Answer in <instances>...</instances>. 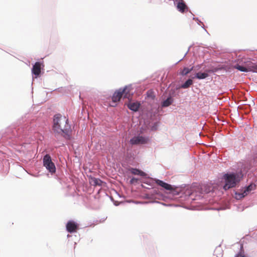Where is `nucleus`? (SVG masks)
<instances>
[{
  "label": "nucleus",
  "instance_id": "f257e3e1",
  "mask_svg": "<svg viewBox=\"0 0 257 257\" xmlns=\"http://www.w3.org/2000/svg\"><path fill=\"white\" fill-rule=\"evenodd\" d=\"M182 190L180 192V198L181 200L192 203L193 201L199 200L203 198V194H208L214 191V186L211 184H204L197 185V183L193 184V187L190 188L184 184Z\"/></svg>",
  "mask_w": 257,
  "mask_h": 257
},
{
  "label": "nucleus",
  "instance_id": "f03ea898",
  "mask_svg": "<svg viewBox=\"0 0 257 257\" xmlns=\"http://www.w3.org/2000/svg\"><path fill=\"white\" fill-rule=\"evenodd\" d=\"M238 167L240 169L236 171H228L222 174L221 182L224 191L238 187L244 176L251 169L249 164H241Z\"/></svg>",
  "mask_w": 257,
  "mask_h": 257
},
{
  "label": "nucleus",
  "instance_id": "7ed1b4c3",
  "mask_svg": "<svg viewBox=\"0 0 257 257\" xmlns=\"http://www.w3.org/2000/svg\"><path fill=\"white\" fill-rule=\"evenodd\" d=\"M62 115L59 113L54 115L52 120V130L54 132L55 136L61 135L65 140L70 141L72 139V130L71 125L69 124L68 118L66 119L65 122V125L63 128L61 126V120Z\"/></svg>",
  "mask_w": 257,
  "mask_h": 257
},
{
  "label": "nucleus",
  "instance_id": "20e7f679",
  "mask_svg": "<svg viewBox=\"0 0 257 257\" xmlns=\"http://www.w3.org/2000/svg\"><path fill=\"white\" fill-rule=\"evenodd\" d=\"M22 130L19 128L18 130L14 128H8L6 133L3 135L2 139L3 141L10 140L13 142L17 143L19 140L25 138L27 135V132L24 133L21 135Z\"/></svg>",
  "mask_w": 257,
  "mask_h": 257
},
{
  "label": "nucleus",
  "instance_id": "39448f33",
  "mask_svg": "<svg viewBox=\"0 0 257 257\" xmlns=\"http://www.w3.org/2000/svg\"><path fill=\"white\" fill-rule=\"evenodd\" d=\"M145 180L143 181L142 182L144 184H146L149 187H146L143 184L142 185V187L147 188L148 189H151V191L148 193L146 194V196L148 198H155L158 199H164L165 196L158 190V188L153 187V180L148 179L147 178H144Z\"/></svg>",
  "mask_w": 257,
  "mask_h": 257
},
{
  "label": "nucleus",
  "instance_id": "423d86ee",
  "mask_svg": "<svg viewBox=\"0 0 257 257\" xmlns=\"http://www.w3.org/2000/svg\"><path fill=\"white\" fill-rule=\"evenodd\" d=\"M156 183L162 187L163 189L169 191V194H172L173 196L180 195V192L182 190V186L172 185L162 180L156 179Z\"/></svg>",
  "mask_w": 257,
  "mask_h": 257
},
{
  "label": "nucleus",
  "instance_id": "0eeeda50",
  "mask_svg": "<svg viewBox=\"0 0 257 257\" xmlns=\"http://www.w3.org/2000/svg\"><path fill=\"white\" fill-rule=\"evenodd\" d=\"M234 68L242 72L257 73V63L250 61H242L241 64L237 63L234 65Z\"/></svg>",
  "mask_w": 257,
  "mask_h": 257
},
{
  "label": "nucleus",
  "instance_id": "6e6552de",
  "mask_svg": "<svg viewBox=\"0 0 257 257\" xmlns=\"http://www.w3.org/2000/svg\"><path fill=\"white\" fill-rule=\"evenodd\" d=\"M255 189V185L251 182L248 185L245 186L239 190L235 191V198L236 200H240Z\"/></svg>",
  "mask_w": 257,
  "mask_h": 257
},
{
  "label": "nucleus",
  "instance_id": "1a4fd4ad",
  "mask_svg": "<svg viewBox=\"0 0 257 257\" xmlns=\"http://www.w3.org/2000/svg\"><path fill=\"white\" fill-rule=\"evenodd\" d=\"M132 85L129 84L125 85L122 88H120L119 89L116 90L112 95L114 97H117L119 99L122 95L124 98H128L131 95L133 94V92L132 91Z\"/></svg>",
  "mask_w": 257,
  "mask_h": 257
},
{
  "label": "nucleus",
  "instance_id": "9d476101",
  "mask_svg": "<svg viewBox=\"0 0 257 257\" xmlns=\"http://www.w3.org/2000/svg\"><path fill=\"white\" fill-rule=\"evenodd\" d=\"M43 166L52 175L56 172V168L55 163L52 161V159L49 154H46L43 158Z\"/></svg>",
  "mask_w": 257,
  "mask_h": 257
},
{
  "label": "nucleus",
  "instance_id": "9b49d317",
  "mask_svg": "<svg viewBox=\"0 0 257 257\" xmlns=\"http://www.w3.org/2000/svg\"><path fill=\"white\" fill-rule=\"evenodd\" d=\"M174 5L181 13L184 14L188 11L189 8L184 0H175Z\"/></svg>",
  "mask_w": 257,
  "mask_h": 257
},
{
  "label": "nucleus",
  "instance_id": "f8f14e48",
  "mask_svg": "<svg viewBox=\"0 0 257 257\" xmlns=\"http://www.w3.org/2000/svg\"><path fill=\"white\" fill-rule=\"evenodd\" d=\"M79 229V224L73 220H69L66 224V230L70 233L76 232Z\"/></svg>",
  "mask_w": 257,
  "mask_h": 257
},
{
  "label": "nucleus",
  "instance_id": "ddd939ff",
  "mask_svg": "<svg viewBox=\"0 0 257 257\" xmlns=\"http://www.w3.org/2000/svg\"><path fill=\"white\" fill-rule=\"evenodd\" d=\"M41 63L39 61L36 62L33 65L31 71L33 75V78H37L41 76Z\"/></svg>",
  "mask_w": 257,
  "mask_h": 257
},
{
  "label": "nucleus",
  "instance_id": "4468645a",
  "mask_svg": "<svg viewBox=\"0 0 257 257\" xmlns=\"http://www.w3.org/2000/svg\"><path fill=\"white\" fill-rule=\"evenodd\" d=\"M89 181L90 185L94 186H102L103 184L105 183L100 179L91 176L89 177Z\"/></svg>",
  "mask_w": 257,
  "mask_h": 257
},
{
  "label": "nucleus",
  "instance_id": "2eb2a0df",
  "mask_svg": "<svg viewBox=\"0 0 257 257\" xmlns=\"http://www.w3.org/2000/svg\"><path fill=\"white\" fill-rule=\"evenodd\" d=\"M128 170L132 174L135 175H138V176H141L143 178H146L147 176H148L147 173H146L142 170H141L140 169H138L137 168L129 167L128 169Z\"/></svg>",
  "mask_w": 257,
  "mask_h": 257
},
{
  "label": "nucleus",
  "instance_id": "dca6fc26",
  "mask_svg": "<svg viewBox=\"0 0 257 257\" xmlns=\"http://www.w3.org/2000/svg\"><path fill=\"white\" fill-rule=\"evenodd\" d=\"M224 68V65L219 64L217 66H211L210 68L205 70V71L208 74H209V73H213L217 72L219 70H223Z\"/></svg>",
  "mask_w": 257,
  "mask_h": 257
},
{
  "label": "nucleus",
  "instance_id": "f3484780",
  "mask_svg": "<svg viewBox=\"0 0 257 257\" xmlns=\"http://www.w3.org/2000/svg\"><path fill=\"white\" fill-rule=\"evenodd\" d=\"M174 101V99L171 96H167L161 102V105L162 107L165 108L171 105Z\"/></svg>",
  "mask_w": 257,
  "mask_h": 257
},
{
  "label": "nucleus",
  "instance_id": "a211bd4d",
  "mask_svg": "<svg viewBox=\"0 0 257 257\" xmlns=\"http://www.w3.org/2000/svg\"><path fill=\"white\" fill-rule=\"evenodd\" d=\"M193 79L194 77H193V76H190L184 82L181 83V87H182L183 89L189 88L194 83Z\"/></svg>",
  "mask_w": 257,
  "mask_h": 257
},
{
  "label": "nucleus",
  "instance_id": "6ab92c4d",
  "mask_svg": "<svg viewBox=\"0 0 257 257\" xmlns=\"http://www.w3.org/2000/svg\"><path fill=\"white\" fill-rule=\"evenodd\" d=\"M140 105V103H139L138 102L129 103L127 104V106L128 109L134 112L138 111Z\"/></svg>",
  "mask_w": 257,
  "mask_h": 257
},
{
  "label": "nucleus",
  "instance_id": "aec40b11",
  "mask_svg": "<svg viewBox=\"0 0 257 257\" xmlns=\"http://www.w3.org/2000/svg\"><path fill=\"white\" fill-rule=\"evenodd\" d=\"M209 76V74H208L205 71L204 72L200 71L198 72H196L194 74V78L198 79L199 80L205 79Z\"/></svg>",
  "mask_w": 257,
  "mask_h": 257
},
{
  "label": "nucleus",
  "instance_id": "412c9836",
  "mask_svg": "<svg viewBox=\"0 0 257 257\" xmlns=\"http://www.w3.org/2000/svg\"><path fill=\"white\" fill-rule=\"evenodd\" d=\"M160 122L159 120L156 121L154 122H150L149 124V127L151 131H156L158 130Z\"/></svg>",
  "mask_w": 257,
  "mask_h": 257
},
{
  "label": "nucleus",
  "instance_id": "4be33fe9",
  "mask_svg": "<svg viewBox=\"0 0 257 257\" xmlns=\"http://www.w3.org/2000/svg\"><path fill=\"white\" fill-rule=\"evenodd\" d=\"M223 251L221 247V245H219L217 246L214 251V255H216L217 257H222Z\"/></svg>",
  "mask_w": 257,
  "mask_h": 257
},
{
  "label": "nucleus",
  "instance_id": "5701e85b",
  "mask_svg": "<svg viewBox=\"0 0 257 257\" xmlns=\"http://www.w3.org/2000/svg\"><path fill=\"white\" fill-rule=\"evenodd\" d=\"M139 143L140 144H146L149 141V138L148 137L143 136H138Z\"/></svg>",
  "mask_w": 257,
  "mask_h": 257
},
{
  "label": "nucleus",
  "instance_id": "b1692460",
  "mask_svg": "<svg viewBox=\"0 0 257 257\" xmlns=\"http://www.w3.org/2000/svg\"><path fill=\"white\" fill-rule=\"evenodd\" d=\"M189 73H190V70L189 69V68L186 67H184L182 69H181L179 72V74L182 76H186Z\"/></svg>",
  "mask_w": 257,
  "mask_h": 257
},
{
  "label": "nucleus",
  "instance_id": "393cba45",
  "mask_svg": "<svg viewBox=\"0 0 257 257\" xmlns=\"http://www.w3.org/2000/svg\"><path fill=\"white\" fill-rule=\"evenodd\" d=\"M193 20H195V21L197 22V24H198V25L200 26L201 27V28H203V29L205 31V32H206L207 33H208V32H207V30H206V29H205V27L204 25V24H203V23L201 22V21L200 19H199V18H197V17H194L193 18Z\"/></svg>",
  "mask_w": 257,
  "mask_h": 257
},
{
  "label": "nucleus",
  "instance_id": "a878e982",
  "mask_svg": "<svg viewBox=\"0 0 257 257\" xmlns=\"http://www.w3.org/2000/svg\"><path fill=\"white\" fill-rule=\"evenodd\" d=\"M130 143L132 145L139 144L138 136L131 138L130 140Z\"/></svg>",
  "mask_w": 257,
  "mask_h": 257
},
{
  "label": "nucleus",
  "instance_id": "bb28decb",
  "mask_svg": "<svg viewBox=\"0 0 257 257\" xmlns=\"http://www.w3.org/2000/svg\"><path fill=\"white\" fill-rule=\"evenodd\" d=\"M147 97L148 98H150L152 99H154L155 98V95L154 94V92L152 90H149L147 92Z\"/></svg>",
  "mask_w": 257,
  "mask_h": 257
},
{
  "label": "nucleus",
  "instance_id": "cd10ccee",
  "mask_svg": "<svg viewBox=\"0 0 257 257\" xmlns=\"http://www.w3.org/2000/svg\"><path fill=\"white\" fill-rule=\"evenodd\" d=\"M176 89H175L174 88L171 89L169 91L168 96H171L172 98H174V97L176 96Z\"/></svg>",
  "mask_w": 257,
  "mask_h": 257
},
{
  "label": "nucleus",
  "instance_id": "c85d7f7f",
  "mask_svg": "<svg viewBox=\"0 0 257 257\" xmlns=\"http://www.w3.org/2000/svg\"><path fill=\"white\" fill-rule=\"evenodd\" d=\"M139 178L133 177L131 179L130 182L131 184H134L135 183H138L139 182Z\"/></svg>",
  "mask_w": 257,
  "mask_h": 257
},
{
  "label": "nucleus",
  "instance_id": "c756f323",
  "mask_svg": "<svg viewBox=\"0 0 257 257\" xmlns=\"http://www.w3.org/2000/svg\"><path fill=\"white\" fill-rule=\"evenodd\" d=\"M234 257H247L244 254L243 250H240L239 252H238Z\"/></svg>",
  "mask_w": 257,
  "mask_h": 257
},
{
  "label": "nucleus",
  "instance_id": "7c9ffc66",
  "mask_svg": "<svg viewBox=\"0 0 257 257\" xmlns=\"http://www.w3.org/2000/svg\"><path fill=\"white\" fill-rule=\"evenodd\" d=\"M203 65V63L197 65L195 66V71H200L199 70L201 69L202 66Z\"/></svg>",
  "mask_w": 257,
  "mask_h": 257
},
{
  "label": "nucleus",
  "instance_id": "2f4dec72",
  "mask_svg": "<svg viewBox=\"0 0 257 257\" xmlns=\"http://www.w3.org/2000/svg\"><path fill=\"white\" fill-rule=\"evenodd\" d=\"M118 103L111 100L109 103V106L110 107H116Z\"/></svg>",
  "mask_w": 257,
  "mask_h": 257
},
{
  "label": "nucleus",
  "instance_id": "473e14b6",
  "mask_svg": "<svg viewBox=\"0 0 257 257\" xmlns=\"http://www.w3.org/2000/svg\"><path fill=\"white\" fill-rule=\"evenodd\" d=\"M111 100L113 101H115V102L118 103V102H119L120 101V99L117 97H114V96L112 95L111 96Z\"/></svg>",
  "mask_w": 257,
  "mask_h": 257
},
{
  "label": "nucleus",
  "instance_id": "72a5a7b5",
  "mask_svg": "<svg viewBox=\"0 0 257 257\" xmlns=\"http://www.w3.org/2000/svg\"><path fill=\"white\" fill-rule=\"evenodd\" d=\"M212 54L217 56L220 55L221 53L218 50H214Z\"/></svg>",
  "mask_w": 257,
  "mask_h": 257
},
{
  "label": "nucleus",
  "instance_id": "f704fd0d",
  "mask_svg": "<svg viewBox=\"0 0 257 257\" xmlns=\"http://www.w3.org/2000/svg\"><path fill=\"white\" fill-rule=\"evenodd\" d=\"M181 84H179V85H178L176 86V87L174 88L175 89H176V90H178L181 88H182V87H181Z\"/></svg>",
  "mask_w": 257,
  "mask_h": 257
},
{
  "label": "nucleus",
  "instance_id": "c9c22d12",
  "mask_svg": "<svg viewBox=\"0 0 257 257\" xmlns=\"http://www.w3.org/2000/svg\"><path fill=\"white\" fill-rule=\"evenodd\" d=\"M189 69L190 70V73L192 71H195V66H192L191 68H189Z\"/></svg>",
  "mask_w": 257,
  "mask_h": 257
},
{
  "label": "nucleus",
  "instance_id": "e433bc0d",
  "mask_svg": "<svg viewBox=\"0 0 257 257\" xmlns=\"http://www.w3.org/2000/svg\"><path fill=\"white\" fill-rule=\"evenodd\" d=\"M191 47V46H190L189 47V48H188V51H187L186 52V53H185V55H184V57L187 55V54L188 53V52L189 51V50H190V49Z\"/></svg>",
  "mask_w": 257,
  "mask_h": 257
},
{
  "label": "nucleus",
  "instance_id": "4c0bfd02",
  "mask_svg": "<svg viewBox=\"0 0 257 257\" xmlns=\"http://www.w3.org/2000/svg\"><path fill=\"white\" fill-rule=\"evenodd\" d=\"M67 236L68 238H69V237L71 236V235H70L69 234H68Z\"/></svg>",
  "mask_w": 257,
  "mask_h": 257
},
{
  "label": "nucleus",
  "instance_id": "58836bf2",
  "mask_svg": "<svg viewBox=\"0 0 257 257\" xmlns=\"http://www.w3.org/2000/svg\"><path fill=\"white\" fill-rule=\"evenodd\" d=\"M114 205H115V206H117V205H118V204H116V203H114Z\"/></svg>",
  "mask_w": 257,
  "mask_h": 257
},
{
  "label": "nucleus",
  "instance_id": "ea45409f",
  "mask_svg": "<svg viewBox=\"0 0 257 257\" xmlns=\"http://www.w3.org/2000/svg\"><path fill=\"white\" fill-rule=\"evenodd\" d=\"M182 60V59H181V60H179V61L177 63L179 62H180V61H181Z\"/></svg>",
  "mask_w": 257,
  "mask_h": 257
},
{
  "label": "nucleus",
  "instance_id": "a19ab883",
  "mask_svg": "<svg viewBox=\"0 0 257 257\" xmlns=\"http://www.w3.org/2000/svg\"><path fill=\"white\" fill-rule=\"evenodd\" d=\"M154 202H156V203H159V202L158 201H154Z\"/></svg>",
  "mask_w": 257,
  "mask_h": 257
},
{
  "label": "nucleus",
  "instance_id": "79ce46f5",
  "mask_svg": "<svg viewBox=\"0 0 257 257\" xmlns=\"http://www.w3.org/2000/svg\"><path fill=\"white\" fill-rule=\"evenodd\" d=\"M162 204L164 205H166V204H164V203H162Z\"/></svg>",
  "mask_w": 257,
  "mask_h": 257
}]
</instances>
